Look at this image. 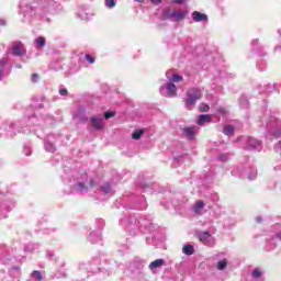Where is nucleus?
Segmentation results:
<instances>
[{
    "mask_svg": "<svg viewBox=\"0 0 281 281\" xmlns=\"http://www.w3.org/2000/svg\"><path fill=\"white\" fill-rule=\"evenodd\" d=\"M201 98H203V91H201V89H199V88H190L187 91L186 103L188 105L194 106V104H196V101L201 100Z\"/></svg>",
    "mask_w": 281,
    "mask_h": 281,
    "instance_id": "1",
    "label": "nucleus"
},
{
    "mask_svg": "<svg viewBox=\"0 0 281 281\" xmlns=\"http://www.w3.org/2000/svg\"><path fill=\"white\" fill-rule=\"evenodd\" d=\"M90 122L93 128H95L97 131H102V128H104V123H102V119L93 116L90 119Z\"/></svg>",
    "mask_w": 281,
    "mask_h": 281,
    "instance_id": "2",
    "label": "nucleus"
},
{
    "mask_svg": "<svg viewBox=\"0 0 281 281\" xmlns=\"http://www.w3.org/2000/svg\"><path fill=\"white\" fill-rule=\"evenodd\" d=\"M13 56H23V43L21 42L13 43Z\"/></svg>",
    "mask_w": 281,
    "mask_h": 281,
    "instance_id": "3",
    "label": "nucleus"
},
{
    "mask_svg": "<svg viewBox=\"0 0 281 281\" xmlns=\"http://www.w3.org/2000/svg\"><path fill=\"white\" fill-rule=\"evenodd\" d=\"M173 21H183L188 16V11H177L171 13Z\"/></svg>",
    "mask_w": 281,
    "mask_h": 281,
    "instance_id": "4",
    "label": "nucleus"
},
{
    "mask_svg": "<svg viewBox=\"0 0 281 281\" xmlns=\"http://www.w3.org/2000/svg\"><path fill=\"white\" fill-rule=\"evenodd\" d=\"M192 19L193 21H195L196 23L201 22V21H207V15L206 14H203L199 11H194L192 13Z\"/></svg>",
    "mask_w": 281,
    "mask_h": 281,
    "instance_id": "5",
    "label": "nucleus"
},
{
    "mask_svg": "<svg viewBox=\"0 0 281 281\" xmlns=\"http://www.w3.org/2000/svg\"><path fill=\"white\" fill-rule=\"evenodd\" d=\"M212 235L210 234V232L205 231L202 234L198 235V238L200 240V243H203L205 245V243H207V240L210 239Z\"/></svg>",
    "mask_w": 281,
    "mask_h": 281,
    "instance_id": "6",
    "label": "nucleus"
},
{
    "mask_svg": "<svg viewBox=\"0 0 281 281\" xmlns=\"http://www.w3.org/2000/svg\"><path fill=\"white\" fill-rule=\"evenodd\" d=\"M159 267H164V259H156L149 263V269H159Z\"/></svg>",
    "mask_w": 281,
    "mask_h": 281,
    "instance_id": "7",
    "label": "nucleus"
},
{
    "mask_svg": "<svg viewBox=\"0 0 281 281\" xmlns=\"http://www.w3.org/2000/svg\"><path fill=\"white\" fill-rule=\"evenodd\" d=\"M203 207H205V202L204 201H198L193 207V212L195 214H201V210H203Z\"/></svg>",
    "mask_w": 281,
    "mask_h": 281,
    "instance_id": "8",
    "label": "nucleus"
},
{
    "mask_svg": "<svg viewBox=\"0 0 281 281\" xmlns=\"http://www.w3.org/2000/svg\"><path fill=\"white\" fill-rule=\"evenodd\" d=\"M182 251L186 256H192V254H194V247L192 245H186L183 246Z\"/></svg>",
    "mask_w": 281,
    "mask_h": 281,
    "instance_id": "9",
    "label": "nucleus"
},
{
    "mask_svg": "<svg viewBox=\"0 0 281 281\" xmlns=\"http://www.w3.org/2000/svg\"><path fill=\"white\" fill-rule=\"evenodd\" d=\"M204 122H210V114H201L198 119V124L203 126Z\"/></svg>",
    "mask_w": 281,
    "mask_h": 281,
    "instance_id": "10",
    "label": "nucleus"
},
{
    "mask_svg": "<svg viewBox=\"0 0 281 281\" xmlns=\"http://www.w3.org/2000/svg\"><path fill=\"white\" fill-rule=\"evenodd\" d=\"M167 91L170 95H177V86H175V83H169Z\"/></svg>",
    "mask_w": 281,
    "mask_h": 281,
    "instance_id": "11",
    "label": "nucleus"
},
{
    "mask_svg": "<svg viewBox=\"0 0 281 281\" xmlns=\"http://www.w3.org/2000/svg\"><path fill=\"white\" fill-rule=\"evenodd\" d=\"M101 192L103 194H110L111 192V184L109 182H105L103 186L100 187Z\"/></svg>",
    "mask_w": 281,
    "mask_h": 281,
    "instance_id": "12",
    "label": "nucleus"
},
{
    "mask_svg": "<svg viewBox=\"0 0 281 281\" xmlns=\"http://www.w3.org/2000/svg\"><path fill=\"white\" fill-rule=\"evenodd\" d=\"M184 133H187L189 139H194V127H186Z\"/></svg>",
    "mask_w": 281,
    "mask_h": 281,
    "instance_id": "13",
    "label": "nucleus"
},
{
    "mask_svg": "<svg viewBox=\"0 0 281 281\" xmlns=\"http://www.w3.org/2000/svg\"><path fill=\"white\" fill-rule=\"evenodd\" d=\"M226 268H227V259H223V260L217 262L218 271H223Z\"/></svg>",
    "mask_w": 281,
    "mask_h": 281,
    "instance_id": "14",
    "label": "nucleus"
},
{
    "mask_svg": "<svg viewBox=\"0 0 281 281\" xmlns=\"http://www.w3.org/2000/svg\"><path fill=\"white\" fill-rule=\"evenodd\" d=\"M142 135H144V130H138L132 134V139H142Z\"/></svg>",
    "mask_w": 281,
    "mask_h": 281,
    "instance_id": "15",
    "label": "nucleus"
},
{
    "mask_svg": "<svg viewBox=\"0 0 281 281\" xmlns=\"http://www.w3.org/2000/svg\"><path fill=\"white\" fill-rule=\"evenodd\" d=\"M32 278H34L37 281H43V274H41V271L34 270L32 272Z\"/></svg>",
    "mask_w": 281,
    "mask_h": 281,
    "instance_id": "16",
    "label": "nucleus"
},
{
    "mask_svg": "<svg viewBox=\"0 0 281 281\" xmlns=\"http://www.w3.org/2000/svg\"><path fill=\"white\" fill-rule=\"evenodd\" d=\"M224 135H234V126L232 125H226L224 127Z\"/></svg>",
    "mask_w": 281,
    "mask_h": 281,
    "instance_id": "17",
    "label": "nucleus"
},
{
    "mask_svg": "<svg viewBox=\"0 0 281 281\" xmlns=\"http://www.w3.org/2000/svg\"><path fill=\"white\" fill-rule=\"evenodd\" d=\"M37 47H45V37L40 36L35 40Z\"/></svg>",
    "mask_w": 281,
    "mask_h": 281,
    "instance_id": "18",
    "label": "nucleus"
},
{
    "mask_svg": "<svg viewBox=\"0 0 281 281\" xmlns=\"http://www.w3.org/2000/svg\"><path fill=\"white\" fill-rule=\"evenodd\" d=\"M104 5L111 10V9L115 8L116 2H115V0H105Z\"/></svg>",
    "mask_w": 281,
    "mask_h": 281,
    "instance_id": "19",
    "label": "nucleus"
},
{
    "mask_svg": "<svg viewBox=\"0 0 281 281\" xmlns=\"http://www.w3.org/2000/svg\"><path fill=\"white\" fill-rule=\"evenodd\" d=\"M181 80H183V77H181L178 74L172 75V81L173 82H181Z\"/></svg>",
    "mask_w": 281,
    "mask_h": 281,
    "instance_id": "20",
    "label": "nucleus"
},
{
    "mask_svg": "<svg viewBox=\"0 0 281 281\" xmlns=\"http://www.w3.org/2000/svg\"><path fill=\"white\" fill-rule=\"evenodd\" d=\"M200 111L202 113H207V111H210V105H207V104L200 105Z\"/></svg>",
    "mask_w": 281,
    "mask_h": 281,
    "instance_id": "21",
    "label": "nucleus"
},
{
    "mask_svg": "<svg viewBox=\"0 0 281 281\" xmlns=\"http://www.w3.org/2000/svg\"><path fill=\"white\" fill-rule=\"evenodd\" d=\"M104 117L105 120H111V117H115V112H105Z\"/></svg>",
    "mask_w": 281,
    "mask_h": 281,
    "instance_id": "22",
    "label": "nucleus"
},
{
    "mask_svg": "<svg viewBox=\"0 0 281 281\" xmlns=\"http://www.w3.org/2000/svg\"><path fill=\"white\" fill-rule=\"evenodd\" d=\"M78 186L80 188L79 192H87V187H86V184L83 182H79Z\"/></svg>",
    "mask_w": 281,
    "mask_h": 281,
    "instance_id": "23",
    "label": "nucleus"
},
{
    "mask_svg": "<svg viewBox=\"0 0 281 281\" xmlns=\"http://www.w3.org/2000/svg\"><path fill=\"white\" fill-rule=\"evenodd\" d=\"M86 60H88V63H90V65H93V63H95V58L91 57V55H86Z\"/></svg>",
    "mask_w": 281,
    "mask_h": 281,
    "instance_id": "24",
    "label": "nucleus"
},
{
    "mask_svg": "<svg viewBox=\"0 0 281 281\" xmlns=\"http://www.w3.org/2000/svg\"><path fill=\"white\" fill-rule=\"evenodd\" d=\"M260 276H262V273L260 272V270L256 269L252 272V278H260Z\"/></svg>",
    "mask_w": 281,
    "mask_h": 281,
    "instance_id": "25",
    "label": "nucleus"
},
{
    "mask_svg": "<svg viewBox=\"0 0 281 281\" xmlns=\"http://www.w3.org/2000/svg\"><path fill=\"white\" fill-rule=\"evenodd\" d=\"M31 80H32V82H38V74L34 72V74L31 76Z\"/></svg>",
    "mask_w": 281,
    "mask_h": 281,
    "instance_id": "26",
    "label": "nucleus"
},
{
    "mask_svg": "<svg viewBox=\"0 0 281 281\" xmlns=\"http://www.w3.org/2000/svg\"><path fill=\"white\" fill-rule=\"evenodd\" d=\"M4 65H8V59L2 58V59L0 60V67H4Z\"/></svg>",
    "mask_w": 281,
    "mask_h": 281,
    "instance_id": "27",
    "label": "nucleus"
},
{
    "mask_svg": "<svg viewBox=\"0 0 281 281\" xmlns=\"http://www.w3.org/2000/svg\"><path fill=\"white\" fill-rule=\"evenodd\" d=\"M67 93H69V92L67 91V89H60V90H59V94H60V95H67Z\"/></svg>",
    "mask_w": 281,
    "mask_h": 281,
    "instance_id": "28",
    "label": "nucleus"
},
{
    "mask_svg": "<svg viewBox=\"0 0 281 281\" xmlns=\"http://www.w3.org/2000/svg\"><path fill=\"white\" fill-rule=\"evenodd\" d=\"M90 188H95V180L93 179L90 180Z\"/></svg>",
    "mask_w": 281,
    "mask_h": 281,
    "instance_id": "29",
    "label": "nucleus"
},
{
    "mask_svg": "<svg viewBox=\"0 0 281 281\" xmlns=\"http://www.w3.org/2000/svg\"><path fill=\"white\" fill-rule=\"evenodd\" d=\"M173 3H178V4L186 3V0H173Z\"/></svg>",
    "mask_w": 281,
    "mask_h": 281,
    "instance_id": "30",
    "label": "nucleus"
},
{
    "mask_svg": "<svg viewBox=\"0 0 281 281\" xmlns=\"http://www.w3.org/2000/svg\"><path fill=\"white\" fill-rule=\"evenodd\" d=\"M151 3H154L155 5H159V3H161V0H151Z\"/></svg>",
    "mask_w": 281,
    "mask_h": 281,
    "instance_id": "31",
    "label": "nucleus"
},
{
    "mask_svg": "<svg viewBox=\"0 0 281 281\" xmlns=\"http://www.w3.org/2000/svg\"><path fill=\"white\" fill-rule=\"evenodd\" d=\"M3 78V72L0 70V81L2 80Z\"/></svg>",
    "mask_w": 281,
    "mask_h": 281,
    "instance_id": "32",
    "label": "nucleus"
},
{
    "mask_svg": "<svg viewBox=\"0 0 281 281\" xmlns=\"http://www.w3.org/2000/svg\"><path fill=\"white\" fill-rule=\"evenodd\" d=\"M135 1H138V3H142V0H135Z\"/></svg>",
    "mask_w": 281,
    "mask_h": 281,
    "instance_id": "33",
    "label": "nucleus"
}]
</instances>
